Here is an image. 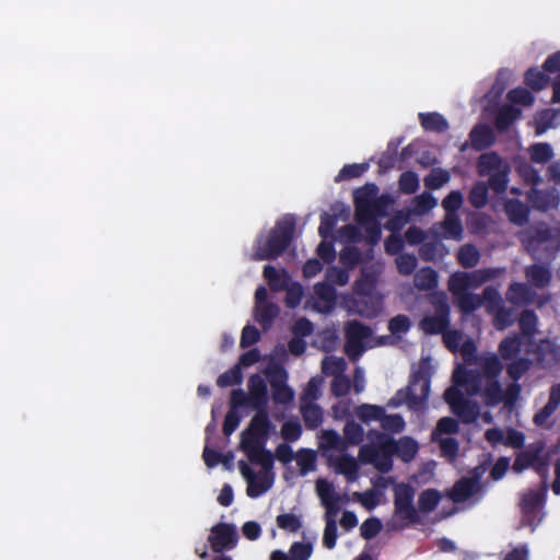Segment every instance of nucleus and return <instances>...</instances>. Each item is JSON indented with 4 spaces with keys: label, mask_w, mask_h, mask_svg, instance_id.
I'll use <instances>...</instances> for the list:
<instances>
[{
    "label": "nucleus",
    "mask_w": 560,
    "mask_h": 560,
    "mask_svg": "<svg viewBox=\"0 0 560 560\" xmlns=\"http://www.w3.org/2000/svg\"><path fill=\"white\" fill-rule=\"evenodd\" d=\"M525 276L530 285L542 289L551 282V271L547 266L534 264L525 268Z\"/></svg>",
    "instance_id": "nucleus-16"
},
{
    "label": "nucleus",
    "mask_w": 560,
    "mask_h": 560,
    "mask_svg": "<svg viewBox=\"0 0 560 560\" xmlns=\"http://www.w3.org/2000/svg\"><path fill=\"white\" fill-rule=\"evenodd\" d=\"M301 415L306 429L315 430L323 423V410L314 402H301Z\"/></svg>",
    "instance_id": "nucleus-23"
},
{
    "label": "nucleus",
    "mask_w": 560,
    "mask_h": 560,
    "mask_svg": "<svg viewBox=\"0 0 560 560\" xmlns=\"http://www.w3.org/2000/svg\"><path fill=\"white\" fill-rule=\"evenodd\" d=\"M523 339L520 335L504 338L499 345V353L503 360H514L522 351Z\"/></svg>",
    "instance_id": "nucleus-25"
},
{
    "label": "nucleus",
    "mask_w": 560,
    "mask_h": 560,
    "mask_svg": "<svg viewBox=\"0 0 560 560\" xmlns=\"http://www.w3.org/2000/svg\"><path fill=\"white\" fill-rule=\"evenodd\" d=\"M480 366V373L485 378H498L503 370V365L497 354L483 358Z\"/></svg>",
    "instance_id": "nucleus-40"
},
{
    "label": "nucleus",
    "mask_w": 560,
    "mask_h": 560,
    "mask_svg": "<svg viewBox=\"0 0 560 560\" xmlns=\"http://www.w3.org/2000/svg\"><path fill=\"white\" fill-rule=\"evenodd\" d=\"M510 167L504 165L503 168L498 170L489 175V187L495 194H503L508 189Z\"/></svg>",
    "instance_id": "nucleus-42"
},
{
    "label": "nucleus",
    "mask_w": 560,
    "mask_h": 560,
    "mask_svg": "<svg viewBox=\"0 0 560 560\" xmlns=\"http://www.w3.org/2000/svg\"><path fill=\"white\" fill-rule=\"evenodd\" d=\"M326 282L331 285H345L349 281V272L346 268H339L337 266H330L325 272Z\"/></svg>",
    "instance_id": "nucleus-58"
},
{
    "label": "nucleus",
    "mask_w": 560,
    "mask_h": 560,
    "mask_svg": "<svg viewBox=\"0 0 560 560\" xmlns=\"http://www.w3.org/2000/svg\"><path fill=\"white\" fill-rule=\"evenodd\" d=\"M469 279L470 277H468V272H455L450 277L448 290L452 293L453 298H456L469 291Z\"/></svg>",
    "instance_id": "nucleus-37"
},
{
    "label": "nucleus",
    "mask_w": 560,
    "mask_h": 560,
    "mask_svg": "<svg viewBox=\"0 0 560 560\" xmlns=\"http://www.w3.org/2000/svg\"><path fill=\"white\" fill-rule=\"evenodd\" d=\"M508 100L514 104L529 106L534 103V95L525 88H515L509 91Z\"/></svg>",
    "instance_id": "nucleus-62"
},
{
    "label": "nucleus",
    "mask_w": 560,
    "mask_h": 560,
    "mask_svg": "<svg viewBox=\"0 0 560 560\" xmlns=\"http://www.w3.org/2000/svg\"><path fill=\"white\" fill-rule=\"evenodd\" d=\"M419 121L421 127L427 131L442 133L447 131L450 125L443 115L436 112L420 113Z\"/></svg>",
    "instance_id": "nucleus-20"
},
{
    "label": "nucleus",
    "mask_w": 560,
    "mask_h": 560,
    "mask_svg": "<svg viewBox=\"0 0 560 560\" xmlns=\"http://www.w3.org/2000/svg\"><path fill=\"white\" fill-rule=\"evenodd\" d=\"M265 375L267 376L271 387L272 384L281 385L287 383L288 381L287 370L282 365L276 363L270 364L266 368Z\"/></svg>",
    "instance_id": "nucleus-59"
},
{
    "label": "nucleus",
    "mask_w": 560,
    "mask_h": 560,
    "mask_svg": "<svg viewBox=\"0 0 560 560\" xmlns=\"http://www.w3.org/2000/svg\"><path fill=\"white\" fill-rule=\"evenodd\" d=\"M442 229L446 238L459 241L463 237L464 229L457 213L445 214Z\"/></svg>",
    "instance_id": "nucleus-29"
},
{
    "label": "nucleus",
    "mask_w": 560,
    "mask_h": 560,
    "mask_svg": "<svg viewBox=\"0 0 560 560\" xmlns=\"http://www.w3.org/2000/svg\"><path fill=\"white\" fill-rule=\"evenodd\" d=\"M528 200L536 210L548 211L559 206L560 197L556 189H533Z\"/></svg>",
    "instance_id": "nucleus-12"
},
{
    "label": "nucleus",
    "mask_w": 560,
    "mask_h": 560,
    "mask_svg": "<svg viewBox=\"0 0 560 560\" xmlns=\"http://www.w3.org/2000/svg\"><path fill=\"white\" fill-rule=\"evenodd\" d=\"M464 201L463 194L459 190H452L443 200L442 207L445 214L457 213Z\"/></svg>",
    "instance_id": "nucleus-60"
},
{
    "label": "nucleus",
    "mask_w": 560,
    "mask_h": 560,
    "mask_svg": "<svg viewBox=\"0 0 560 560\" xmlns=\"http://www.w3.org/2000/svg\"><path fill=\"white\" fill-rule=\"evenodd\" d=\"M521 392L522 386L518 383H510L503 389L498 378H486L479 396L487 407H497L503 404L505 409L512 410L521 396Z\"/></svg>",
    "instance_id": "nucleus-5"
},
{
    "label": "nucleus",
    "mask_w": 560,
    "mask_h": 560,
    "mask_svg": "<svg viewBox=\"0 0 560 560\" xmlns=\"http://www.w3.org/2000/svg\"><path fill=\"white\" fill-rule=\"evenodd\" d=\"M385 408L378 405L362 404L355 408V416L364 423L380 421L384 417Z\"/></svg>",
    "instance_id": "nucleus-31"
},
{
    "label": "nucleus",
    "mask_w": 560,
    "mask_h": 560,
    "mask_svg": "<svg viewBox=\"0 0 560 560\" xmlns=\"http://www.w3.org/2000/svg\"><path fill=\"white\" fill-rule=\"evenodd\" d=\"M314 293L316 298L325 303L326 310H331L336 303L337 292L331 283L326 281L318 282L314 285Z\"/></svg>",
    "instance_id": "nucleus-32"
},
{
    "label": "nucleus",
    "mask_w": 560,
    "mask_h": 560,
    "mask_svg": "<svg viewBox=\"0 0 560 560\" xmlns=\"http://www.w3.org/2000/svg\"><path fill=\"white\" fill-rule=\"evenodd\" d=\"M504 211L509 221L517 226L525 225L529 220V208L520 199H509Z\"/></svg>",
    "instance_id": "nucleus-14"
},
{
    "label": "nucleus",
    "mask_w": 560,
    "mask_h": 560,
    "mask_svg": "<svg viewBox=\"0 0 560 560\" xmlns=\"http://www.w3.org/2000/svg\"><path fill=\"white\" fill-rule=\"evenodd\" d=\"M322 382V378L312 377L303 390L301 402H314L317 400L320 396Z\"/></svg>",
    "instance_id": "nucleus-61"
},
{
    "label": "nucleus",
    "mask_w": 560,
    "mask_h": 560,
    "mask_svg": "<svg viewBox=\"0 0 560 560\" xmlns=\"http://www.w3.org/2000/svg\"><path fill=\"white\" fill-rule=\"evenodd\" d=\"M545 442L536 441L528 444L525 450L521 451L512 465V469L516 474H521L528 468H533L539 475H546L548 468V457L544 455Z\"/></svg>",
    "instance_id": "nucleus-6"
},
{
    "label": "nucleus",
    "mask_w": 560,
    "mask_h": 560,
    "mask_svg": "<svg viewBox=\"0 0 560 560\" xmlns=\"http://www.w3.org/2000/svg\"><path fill=\"white\" fill-rule=\"evenodd\" d=\"M537 315L533 310H524L522 311L518 325L522 331V335L526 337H533L537 330Z\"/></svg>",
    "instance_id": "nucleus-43"
},
{
    "label": "nucleus",
    "mask_w": 560,
    "mask_h": 560,
    "mask_svg": "<svg viewBox=\"0 0 560 560\" xmlns=\"http://www.w3.org/2000/svg\"><path fill=\"white\" fill-rule=\"evenodd\" d=\"M441 494L435 489H427L422 491L418 499V506L422 513H430L439 505Z\"/></svg>",
    "instance_id": "nucleus-39"
},
{
    "label": "nucleus",
    "mask_w": 560,
    "mask_h": 560,
    "mask_svg": "<svg viewBox=\"0 0 560 560\" xmlns=\"http://www.w3.org/2000/svg\"><path fill=\"white\" fill-rule=\"evenodd\" d=\"M272 429L269 413L260 411L253 416L247 429L241 434V446L248 459L265 470L273 468V455L265 447Z\"/></svg>",
    "instance_id": "nucleus-1"
},
{
    "label": "nucleus",
    "mask_w": 560,
    "mask_h": 560,
    "mask_svg": "<svg viewBox=\"0 0 560 560\" xmlns=\"http://www.w3.org/2000/svg\"><path fill=\"white\" fill-rule=\"evenodd\" d=\"M369 170L368 163L347 164L338 173L336 182L349 180L362 176Z\"/></svg>",
    "instance_id": "nucleus-54"
},
{
    "label": "nucleus",
    "mask_w": 560,
    "mask_h": 560,
    "mask_svg": "<svg viewBox=\"0 0 560 560\" xmlns=\"http://www.w3.org/2000/svg\"><path fill=\"white\" fill-rule=\"evenodd\" d=\"M479 406L476 401L465 398L460 404L452 409L464 423L475 422L479 416Z\"/></svg>",
    "instance_id": "nucleus-27"
},
{
    "label": "nucleus",
    "mask_w": 560,
    "mask_h": 560,
    "mask_svg": "<svg viewBox=\"0 0 560 560\" xmlns=\"http://www.w3.org/2000/svg\"><path fill=\"white\" fill-rule=\"evenodd\" d=\"M528 152H529L530 160L534 163H538V164H546L553 156L552 148L547 142H538V143L532 144L528 149Z\"/></svg>",
    "instance_id": "nucleus-36"
},
{
    "label": "nucleus",
    "mask_w": 560,
    "mask_h": 560,
    "mask_svg": "<svg viewBox=\"0 0 560 560\" xmlns=\"http://www.w3.org/2000/svg\"><path fill=\"white\" fill-rule=\"evenodd\" d=\"M476 491V482L469 478H462L456 481L451 491L448 498L455 503H462L474 495Z\"/></svg>",
    "instance_id": "nucleus-19"
},
{
    "label": "nucleus",
    "mask_w": 560,
    "mask_h": 560,
    "mask_svg": "<svg viewBox=\"0 0 560 560\" xmlns=\"http://www.w3.org/2000/svg\"><path fill=\"white\" fill-rule=\"evenodd\" d=\"M346 370V362L342 358L326 357L322 362V372L325 375H341Z\"/></svg>",
    "instance_id": "nucleus-55"
},
{
    "label": "nucleus",
    "mask_w": 560,
    "mask_h": 560,
    "mask_svg": "<svg viewBox=\"0 0 560 560\" xmlns=\"http://www.w3.org/2000/svg\"><path fill=\"white\" fill-rule=\"evenodd\" d=\"M548 77L537 68H529L525 72V83L534 91H540L548 84Z\"/></svg>",
    "instance_id": "nucleus-50"
},
{
    "label": "nucleus",
    "mask_w": 560,
    "mask_h": 560,
    "mask_svg": "<svg viewBox=\"0 0 560 560\" xmlns=\"http://www.w3.org/2000/svg\"><path fill=\"white\" fill-rule=\"evenodd\" d=\"M457 260L464 268H474L480 260V253L475 245L465 244L457 253Z\"/></svg>",
    "instance_id": "nucleus-33"
},
{
    "label": "nucleus",
    "mask_w": 560,
    "mask_h": 560,
    "mask_svg": "<svg viewBox=\"0 0 560 560\" xmlns=\"http://www.w3.org/2000/svg\"><path fill=\"white\" fill-rule=\"evenodd\" d=\"M208 541L215 553L235 548L238 541V534L235 525L229 523H218L211 527Z\"/></svg>",
    "instance_id": "nucleus-8"
},
{
    "label": "nucleus",
    "mask_w": 560,
    "mask_h": 560,
    "mask_svg": "<svg viewBox=\"0 0 560 560\" xmlns=\"http://www.w3.org/2000/svg\"><path fill=\"white\" fill-rule=\"evenodd\" d=\"M468 200L474 208H483L488 203V185L483 182L476 183L469 191Z\"/></svg>",
    "instance_id": "nucleus-41"
},
{
    "label": "nucleus",
    "mask_w": 560,
    "mask_h": 560,
    "mask_svg": "<svg viewBox=\"0 0 560 560\" xmlns=\"http://www.w3.org/2000/svg\"><path fill=\"white\" fill-rule=\"evenodd\" d=\"M394 202L393 198L389 195H382L380 197L376 196L372 207L370 209L371 213L366 215V221H373V219L377 220V218H383L387 214V208Z\"/></svg>",
    "instance_id": "nucleus-45"
},
{
    "label": "nucleus",
    "mask_w": 560,
    "mask_h": 560,
    "mask_svg": "<svg viewBox=\"0 0 560 560\" xmlns=\"http://www.w3.org/2000/svg\"><path fill=\"white\" fill-rule=\"evenodd\" d=\"M521 116V109L512 105H503L494 119L495 128L499 131L508 130L512 124Z\"/></svg>",
    "instance_id": "nucleus-24"
},
{
    "label": "nucleus",
    "mask_w": 560,
    "mask_h": 560,
    "mask_svg": "<svg viewBox=\"0 0 560 560\" xmlns=\"http://www.w3.org/2000/svg\"><path fill=\"white\" fill-rule=\"evenodd\" d=\"M373 330L368 325L359 320H350L346 325V345L345 349L348 355H359L364 350V340L370 338Z\"/></svg>",
    "instance_id": "nucleus-9"
},
{
    "label": "nucleus",
    "mask_w": 560,
    "mask_h": 560,
    "mask_svg": "<svg viewBox=\"0 0 560 560\" xmlns=\"http://www.w3.org/2000/svg\"><path fill=\"white\" fill-rule=\"evenodd\" d=\"M381 427L385 432L400 433L405 430L406 422L401 415H386L381 420Z\"/></svg>",
    "instance_id": "nucleus-53"
},
{
    "label": "nucleus",
    "mask_w": 560,
    "mask_h": 560,
    "mask_svg": "<svg viewBox=\"0 0 560 560\" xmlns=\"http://www.w3.org/2000/svg\"><path fill=\"white\" fill-rule=\"evenodd\" d=\"M350 389H351V381L347 375H345V374L336 375L332 378L331 385H330V390L335 397H343L349 394Z\"/></svg>",
    "instance_id": "nucleus-63"
},
{
    "label": "nucleus",
    "mask_w": 560,
    "mask_h": 560,
    "mask_svg": "<svg viewBox=\"0 0 560 560\" xmlns=\"http://www.w3.org/2000/svg\"><path fill=\"white\" fill-rule=\"evenodd\" d=\"M415 489L409 483H398L394 489V508L413 504Z\"/></svg>",
    "instance_id": "nucleus-44"
},
{
    "label": "nucleus",
    "mask_w": 560,
    "mask_h": 560,
    "mask_svg": "<svg viewBox=\"0 0 560 560\" xmlns=\"http://www.w3.org/2000/svg\"><path fill=\"white\" fill-rule=\"evenodd\" d=\"M296 462L302 474H307L316 467V454L312 450L302 448L298 452Z\"/></svg>",
    "instance_id": "nucleus-56"
},
{
    "label": "nucleus",
    "mask_w": 560,
    "mask_h": 560,
    "mask_svg": "<svg viewBox=\"0 0 560 560\" xmlns=\"http://www.w3.org/2000/svg\"><path fill=\"white\" fill-rule=\"evenodd\" d=\"M434 314L420 320V328L428 335L443 334L450 327L451 307L444 298L433 302Z\"/></svg>",
    "instance_id": "nucleus-7"
},
{
    "label": "nucleus",
    "mask_w": 560,
    "mask_h": 560,
    "mask_svg": "<svg viewBox=\"0 0 560 560\" xmlns=\"http://www.w3.org/2000/svg\"><path fill=\"white\" fill-rule=\"evenodd\" d=\"M459 431V423L452 417L441 418L431 433V440L436 442L444 434H456Z\"/></svg>",
    "instance_id": "nucleus-35"
},
{
    "label": "nucleus",
    "mask_w": 560,
    "mask_h": 560,
    "mask_svg": "<svg viewBox=\"0 0 560 560\" xmlns=\"http://www.w3.org/2000/svg\"><path fill=\"white\" fill-rule=\"evenodd\" d=\"M364 431L361 424L354 421H347L343 427V440L347 445H358L363 441Z\"/></svg>",
    "instance_id": "nucleus-49"
},
{
    "label": "nucleus",
    "mask_w": 560,
    "mask_h": 560,
    "mask_svg": "<svg viewBox=\"0 0 560 560\" xmlns=\"http://www.w3.org/2000/svg\"><path fill=\"white\" fill-rule=\"evenodd\" d=\"M295 218L285 215L276 222L269 234L259 236L255 243V260H273L280 257L291 245L295 232Z\"/></svg>",
    "instance_id": "nucleus-2"
},
{
    "label": "nucleus",
    "mask_w": 560,
    "mask_h": 560,
    "mask_svg": "<svg viewBox=\"0 0 560 560\" xmlns=\"http://www.w3.org/2000/svg\"><path fill=\"white\" fill-rule=\"evenodd\" d=\"M413 282L419 290H433L439 283L438 272L431 267H423L416 272Z\"/></svg>",
    "instance_id": "nucleus-28"
},
{
    "label": "nucleus",
    "mask_w": 560,
    "mask_h": 560,
    "mask_svg": "<svg viewBox=\"0 0 560 560\" xmlns=\"http://www.w3.org/2000/svg\"><path fill=\"white\" fill-rule=\"evenodd\" d=\"M394 455H397L402 462H411L418 451L419 445L417 441L410 436H402L399 440L394 439Z\"/></svg>",
    "instance_id": "nucleus-18"
},
{
    "label": "nucleus",
    "mask_w": 560,
    "mask_h": 560,
    "mask_svg": "<svg viewBox=\"0 0 560 560\" xmlns=\"http://www.w3.org/2000/svg\"><path fill=\"white\" fill-rule=\"evenodd\" d=\"M369 443L359 450V460L365 465H372L382 474L393 469L394 438L378 430L368 432Z\"/></svg>",
    "instance_id": "nucleus-3"
},
{
    "label": "nucleus",
    "mask_w": 560,
    "mask_h": 560,
    "mask_svg": "<svg viewBox=\"0 0 560 560\" xmlns=\"http://www.w3.org/2000/svg\"><path fill=\"white\" fill-rule=\"evenodd\" d=\"M485 377L479 371L458 368L453 373V382L456 386L465 387L469 396L480 395Z\"/></svg>",
    "instance_id": "nucleus-11"
},
{
    "label": "nucleus",
    "mask_w": 560,
    "mask_h": 560,
    "mask_svg": "<svg viewBox=\"0 0 560 560\" xmlns=\"http://www.w3.org/2000/svg\"><path fill=\"white\" fill-rule=\"evenodd\" d=\"M377 186L366 184L354 191V220L355 222H365V218L371 213L370 209L377 196Z\"/></svg>",
    "instance_id": "nucleus-10"
},
{
    "label": "nucleus",
    "mask_w": 560,
    "mask_h": 560,
    "mask_svg": "<svg viewBox=\"0 0 560 560\" xmlns=\"http://www.w3.org/2000/svg\"><path fill=\"white\" fill-rule=\"evenodd\" d=\"M532 366V361L528 358H517L512 360L506 366V373L512 383H518V381L527 373Z\"/></svg>",
    "instance_id": "nucleus-38"
},
{
    "label": "nucleus",
    "mask_w": 560,
    "mask_h": 560,
    "mask_svg": "<svg viewBox=\"0 0 560 560\" xmlns=\"http://www.w3.org/2000/svg\"><path fill=\"white\" fill-rule=\"evenodd\" d=\"M506 298L513 304H528L533 295L526 284L514 282L509 287Z\"/></svg>",
    "instance_id": "nucleus-34"
},
{
    "label": "nucleus",
    "mask_w": 560,
    "mask_h": 560,
    "mask_svg": "<svg viewBox=\"0 0 560 560\" xmlns=\"http://www.w3.org/2000/svg\"><path fill=\"white\" fill-rule=\"evenodd\" d=\"M276 522L279 528L290 533H296L302 527L300 517L293 513L279 514Z\"/></svg>",
    "instance_id": "nucleus-57"
},
{
    "label": "nucleus",
    "mask_w": 560,
    "mask_h": 560,
    "mask_svg": "<svg viewBox=\"0 0 560 560\" xmlns=\"http://www.w3.org/2000/svg\"><path fill=\"white\" fill-rule=\"evenodd\" d=\"M493 292V289L486 288L483 290V298H481L480 295L468 291L454 298V302L463 314L468 315L478 310L482 305L483 299H491V294Z\"/></svg>",
    "instance_id": "nucleus-13"
},
{
    "label": "nucleus",
    "mask_w": 560,
    "mask_h": 560,
    "mask_svg": "<svg viewBox=\"0 0 560 560\" xmlns=\"http://www.w3.org/2000/svg\"><path fill=\"white\" fill-rule=\"evenodd\" d=\"M502 158L497 152L482 153L477 161V170L480 176H488L503 168Z\"/></svg>",
    "instance_id": "nucleus-21"
},
{
    "label": "nucleus",
    "mask_w": 560,
    "mask_h": 560,
    "mask_svg": "<svg viewBox=\"0 0 560 560\" xmlns=\"http://www.w3.org/2000/svg\"><path fill=\"white\" fill-rule=\"evenodd\" d=\"M382 522L377 517H370L365 520L360 527V535L370 540L374 538L382 530Z\"/></svg>",
    "instance_id": "nucleus-64"
},
{
    "label": "nucleus",
    "mask_w": 560,
    "mask_h": 560,
    "mask_svg": "<svg viewBox=\"0 0 560 560\" xmlns=\"http://www.w3.org/2000/svg\"><path fill=\"white\" fill-rule=\"evenodd\" d=\"M243 381V374L240 365H234L230 370L219 375L217 385L221 388L240 385Z\"/></svg>",
    "instance_id": "nucleus-52"
},
{
    "label": "nucleus",
    "mask_w": 560,
    "mask_h": 560,
    "mask_svg": "<svg viewBox=\"0 0 560 560\" xmlns=\"http://www.w3.org/2000/svg\"><path fill=\"white\" fill-rule=\"evenodd\" d=\"M340 264L347 269L355 268L362 261V253L358 247H345L339 255Z\"/></svg>",
    "instance_id": "nucleus-48"
},
{
    "label": "nucleus",
    "mask_w": 560,
    "mask_h": 560,
    "mask_svg": "<svg viewBox=\"0 0 560 560\" xmlns=\"http://www.w3.org/2000/svg\"><path fill=\"white\" fill-rule=\"evenodd\" d=\"M280 307L275 303H265L255 305L254 317L260 324L262 329L267 330L272 326L275 318L279 315Z\"/></svg>",
    "instance_id": "nucleus-22"
},
{
    "label": "nucleus",
    "mask_w": 560,
    "mask_h": 560,
    "mask_svg": "<svg viewBox=\"0 0 560 560\" xmlns=\"http://www.w3.org/2000/svg\"><path fill=\"white\" fill-rule=\"evenodd\" d=\"M262 275L272 291H279L287 287L288 275L284 270L280 272L276 267L266 265Z\"/></svg>",
    "instance_id": "nucleus-30"
},
{
    "label": "nucleus",
    "mask_w": 560,
    "mask_h": 560,
    "mask_svg": "<svg viewBox=\"0 0 560 560\" xmlns=\"http://www.w3.org/2000/svg\"><path fill=\"white\" fill-rule=\"evenodd\" d=\"M450 173L443 168H433L423 179L424 186L431 190L440 189L450 182Z\"/></svg>",
    "instance_id": "nucleus-46"
},
{
    "label": "nucleus",
    "mask_w": 560,
    "mask_h": 560,
    "mask_svg": "<svg viewBox=\"0 0 560 560\" xmlns=\"http://www.w3.org/2000/svg\"><path fill=\"white\" fill-rule=\"evenodd\" d=\"M470 144L476 151H483L494 142V133L487 125H476L469 132Z\"/></svg>",
    "instance_id": "nucleus-15"
},
{
    "label": "nucleus",
    "mask_w": 560,
    "mask_h": 560,
    "mask_svg": "<svg viewBox=\"0 0 560 560\" xmlns=\"http://www.w3.org/2000/svg\"><path fill=\"white\" fill-rule=\"evenodd\" d=\"M420 187L419 177L412 171L402 172L398 179L399 191L406 195L415 194Z\"/></svg>",
    "instance_id": "nucleus-47"
},
{
    "label": "nucleus",
    "mask_w": 560,
    "mask_h": 560,
    "mask_svg": "<svg viewBox=\"0 0 560 560\" xmlns=\"http://www.w3.org/2000/svg\"><path fill=\"white\" fill-rule=\"evenodd\" d=\"M271 396L277 405H290L294 399V392L287 383L281 385L272 384Z\"/></svg>",
    "instance_id": "nucleus-51"
},
{
    "label": "nucleus",
    "mask_w": 560,
    "mask_h": 560,
    "mask_svg": "<svg viewBox=\"0 0 560 560\" xmlns=\"http://www.w3.org/2000/svg\"><path fill=\"white\" fill-rule=\"evenodd\" d=\"M336 471L346 476L348 481L358 478L359 464L357 459L348 454L338 456L335 460Z\"/></svg>",
    "instance_id": "nucleus-26"
},
{
    "label": "nucleus",
    "mask_w": 560,
    "mask_h": 560,
    "mask_svg": "<svg viewBox=\"0 0 560 560\" xmlns=\"http://www.w3.org/2000/svg\"><path fill=\"white\" fill-rule=\"evenodd\" d=\"M430 386V375L422 370H418L410 376L409 385L398 389L388 400L387 407L397 408L402 404H407L410 409L418 410L427 404Z\"/></svg>",
    "instance_id": "nucleus-4"
},
{
    "label": "nucleus",
    "mask_w": 560,
    "mask_h": 560,
    "mask_svg": "<svg viewBox=\"0 0 560 560\" xmlns=\"http://www.w3.org/2000/svg\"><path fill=\"white\" fill-rule=\"evenodd\" d=\"M262 470L264 472L257 474L256 477L247 483L246 494L249 498H258L272 487L273 476L271 470H265L264 468Z\"/></svg>",
    "instance_id": "nucleus-17"
}]
</instances>
